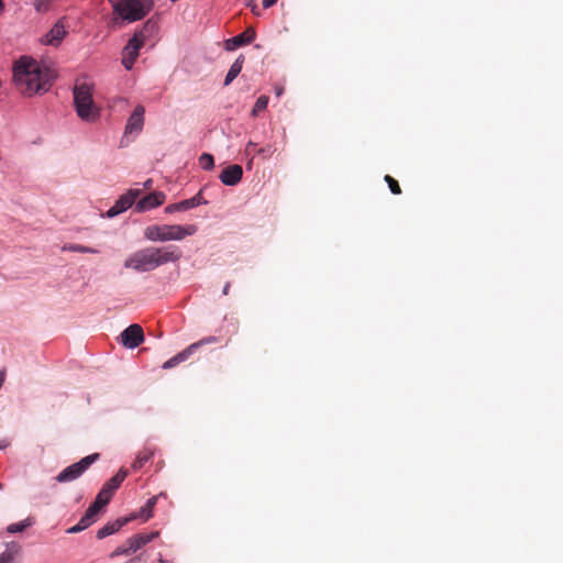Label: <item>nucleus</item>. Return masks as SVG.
<instances>
[{
    "label": "nucleus",
    "mask_w": 563,
    "mask_h": 563,
    "mask_svg": "<svg viewBox=\"0 0 563 563\" xmlns=\"http://www.w3.org/2000/svg\"><path fill=\"white\" fill-rule=\"evenodd\" d=\"M67 32L65 30L64 24L58 21L51 31L44 36L43 43L47 45L57 46L63 38L66 36Z\"/></svg>",
    "instance_id": "17"
},
{
    "label": "nucleus",
    "mask_w": 563,
    "mask_h": 563,
    "mask_svg": "<svg viewBox=\"0 0 563 563\" xmlns=\"http://www.w3.org/2000/svg\"><path fill=\"white\" fill-rule=\"evenodd\" d=\"M157 496H154L152 498H150L146 504L141 508L140 510V514L137 515V517H142L144 518V520H148L153 515H152V511H153V508L155 507L156 505V501H157ZM133 519L136 518V516H132Z\"/></svg>",
    "instance_id": "24"
},
{
    "label": "nucleus",
    "mask_w": 563,
    "mask_h": 563,
    "mask_svg": "<svg viewBox=\"0 0 563 563\" xmlns=\"http://www.w3.org/2000/svg\"><path fill=\"white\" fill-rule=\"evenodd\" d=\"M176 211H184V209L180 208V202L169 205V206H167L165 208V212L166 213H173V212H176Z\"/></svg>",
    "instance_id": "33"
},
{
    "label": "nucleus",
    "mask_w": 563,
    "mask_h": 563,
    "mask_svg": "<svg viewBox=\"0 0 563 563\" xmlns=\"http://www.w3.org/2000/svg\"><path fill=\"white\" fill-rule=\"evenodd\" d=\"M112 496L113 495L110 493V489L102 487L92 505H97V508L101 510L107 504H109Z\"/></svg>",
    "instance_id": "23"
},
{
    "label": "nucleus",
    "mask_w": 563,
    "mask_h": 563,
    "mask_svg": "<svg viewBox=\"0 0 563 563\" xmlns=\"http://www.w3.org/2000/svg\"><path fill=\"white\" fill-rule=\"evenodd\" d=\"M126 475H128V471L126 470H123V468L119 470V472L114 476H112L103 485V487L110 489V493L113 495L114 492L120 487L122 482L125 479Z\"/></svg>",
    "instance_id": "21"
},
{
    "label": "nucleus",
    "mask_w": 563,
    "mask_h": 563,
    "mask_svg": "<svg viewBox=\"0 0 563 563\" xmlns=\"http://www.w3.org/2000/svg\"><path fill=\"white\" fill-rule=\"evenodd\" d=\"M0 488H2V484L0 483Z\"/></svg>",
    "instance_id": "43"
},
{
    "label": "nucleus",
    "mask_w": 563,
    "mask_h": 563,
    "mask_svg": "<svg viewBox=\"0 0 563 563\" xmlns=\"http://www.w3.org/2000/svg\"><path fill=\"white\" fill-rule=\"evenodd\" d=\"M199 164L201 166V168L206 169V170H210L213 168L214 166V159H213V156L211 154H208V153H203L200 157H199Z\"/></svg>",
    "instance_id": "29"
},
{
    "label": "nucleus",
    "mask_w": 563,
    "mask_h": 563,
    "mask_svg": "<svg viewBox=\"0 0 563 563\" xmlns=\"http://www.w3.org/2000/svg\"><path fill=\"white\" fill-rule=\"evenodd\" d=\"M180 257L181 251L175 245L162 247L150 246L131 254L125 260L124 267L139 273H144L153 271L167 263L178 262Z\"/></svg>",
    "instance_id": "2"
},
{
    "label": "nucleus",
    "mask_w": 563,
    "mask_h": 563,
    "mask_svg": "<svg viewBox=\"0 0 563 563\" xmlns=\"http://www.w3.org/2000/svg\"><path fill=\"white\" fill-rule=\"evenodd\" d=\"M82 530H84V529H82V527H80V526L77 523V525H75V526H73V527H70V528H68V529L66 530V532H67V533H69V534H74V533H78V532H80V531H82Z\"/></svg>",
    "instance_id": "34"
},
{
    "label": "nucleus",
    "mask_w": 563,
    "mask_h": 563,
    "mask_svg": "<svg viewBox=\"0 0 563 563\" xmlns=\"http://www.w3.org/2000/svg\"><path fill=\"white\" fill-rule=\"evenodd\" d=\"M267 104H268V97L267 96L258 97V99L256 100V102H255V104L253 107L252 115L253 117L258 115V113L261 111L266 109Z\"/></svg>",
    "instance_id": "26"
},
{
    "label": "nucleus",
    "mask_w": 563,
    "mask_h": 563,
    "mask_svg": "<svg viewBox=\"0 0 563 563\" xmlns=\"http://www.w3.org/2000/svg\"><path fill=\"white\" fill-rule=\"evenodd\" d=\"M121 343L128 349H135L144 341V332L140 324L129 325L120 335Z\"/></svg>",
    "instance_id": "9"
},
{
    "label": "nucleus",
    "mask_w": 563,
    "mask_h": 563,
    "mask_svg": "<svg viewBox=\"0 0 563 563\" xmlns=\"http://www.w3.org/2000/svg\"><path fill=\"white\" fill-rule=\"evenodd\" d=\"M208 201L203 199L202 197V190H200L197 195H195L194 197L189 198V199H185L183 201H180V208L185 210H188V209H191V208H195L197 206H200V205H207Z\"/></svg>",
    "instance_id": "22"
},
{
    "label": "nucleus",
    "mask_w": 563,
    "mask_h": 563,
    "mask_svg": "<svg viewBox=\"0 0 563 563\" xmlns=\"http://www.w3.org/2000/svg\"><path fill=\"white\" fill-rule=\"evenodd\" d=\"M158 25L155 21L148 20L140 30H137L133 38L134 41L140 42L141 44L145 45L147 42H150L153 36L157 33Z\"/></svg>",
    "instance_id": "15"
},
{
    "label": "nucleus",
    "mask_w": 563,
    "mask_h": 563,
    "mask_svg": "<svg viewBox=\"0 0 563 563\" xmlns=\"http://www.w3.org/2000/svg\"><path fill=\"white\" fill-rule=\"evenodd\" d=\"M99 459L98 453L85 456L79 462L74 463L64 468L57 476L56 481L59 483L73 482L80 477L82 473L97 460Z\"/></svg>",
    "instance_id": "6"
},
{
    "label": "nucleus",
    "mask_w": 563,
    "mask_h": 563,
    "mask_svg": "<svg viewBox=\"0 0 563 563\" xmlns=\"http://www.w3.org/2000/svg\"><path fill=\"white\" fill-rule=\"evenodd\" d=\"M14 559V554L10 551H4L0 554V563H11Z\"/></svg>",
    "instance_id": "32"
},
{
    "label": "nucleus",
    "mask_w": 563,
    "mask_h": 563,
    "mask_svg": "<svg viewBox=\"0 0 563 563\" xmlns=\"http://www.w3.org/2000/svg\"><path fill=\"white\" fill-rule=\"evenodd\" d=\"M197 232L195 224H152L145 228L144 236L153 242L181 241Z\"/></svg>",
    "instance_id": "3"
},
{
    "label": "nucleus",
    "mask_w": 563,
    "mask_h": 563,
    "mask_svg": "<svg viewBox=\"0 0 563 563\" xmlns=\"http://www.w3.org/2000/svg\"><path fill=\"white\" fill-rule=\"evenodd\" d=\"M14 81L23 95L32 96L46 92L56 74L53 69L42 67L30 57H22L14 66Z\"/></svg>",
    "instance_id": "1"
},
{
    "label": "nucleus",
    "mask_w": 563,
    "mask_h": 563,
    "mask_svg": "<svg viewBox=\"0 0 563 563\" xmlns=\"http://www.w3.org/2000/svg\"><path fill=\"white\" fill-rule=\"evenodd\" d=\"M63 251L79 252V253H91V254L99 253V251L96 250V249L84 246V245H80V244L65 245L63 247Z\"/></svg>",
    "instance_id": "25"
},
{
    "label": "nucleus",
    "mask_w": 563,
    "mask_h": 563,
    "mask_svg": "<svg viewBox=\"0 0 563 563\" xmlns=\"http://www.w3.org/2000/svg\"><path fill=\"white\" fill-rule=\"evenodd\" d=\"M166 196L162 191H153L136 202L135 210L144 212L164 203Z\"/></svg>",
    "instance_id": "11"
},
{
    "label": "nucleus",
    "mask_w": 563,
    "mask_h": 563,
    "mask_svg": "<svg viewBox=\"0 0 563 563\" xmlns=\"http://www.w3.org/2000/svg\"><path fill=\"white\" fill-rule=\"evenodd\" d=\"M230 287H231V284L228 282V283L224 285L223 290H222V294H223L224 296L229 295Z\"/></svg>",
    "instance_id": "38"
},
{
    "label": "nucleus",
    "mask_w": 563,
    "mask_h": 563,
    "mask_svg": "<svg viewBox=\"0 0 563 563\" xmlns=\"http://www.w3.org/2000/svg\"><path fill=\"white\" fill-rule=\"evenodd\" d=\"M8 445H9V443H8V442H5V441H1V442H0V450H2V449H4V448H7Z\"/></svg>",
    "instance_id": "41"
},
{
    "label": "nucleus",
    "mask_w": 563,
    "mask_h": 563,
    "mask_svg": "<svg viewBox=\"0 0 563 563\" xmlns=\"http://www.w3.org/2000/svg\"><path fill=\"white\" fill-rule=\"evenodd\" d=\"M143 186H144V189H151L153 186L152 179H147L146 181H144Z\"/></svg>",
    "instance_id": "40"
},
{
    "label": "nucleus",
    "mask_w": 563,
    "mask_h": 563,
    "mask_svg": "<svg viewBox=\"0 0 563 563\" xmlns=\"http://www.w3.org/2000/svg\"><path fill=\"white\" fill-rule=\"evenodd\" d=\"M158 531H153L150 533H137L130 537L128 540L130 542V550L136 552L147 543L152 542L154 539L158 537Z\"/></svg>",
    "instance_id": "18"
},
{
    "label": "nucleus",
    "mask_w": 563,
    "mask_h": 563,
    "mask_svg": "<svg viewBox=\"0 0 563 563\" xmlns=\"http://www.w3.org/2000/svg\"><path fill=\"white\" fill-rule=\"evenodd\" d=\"M277 96H280L283 93V88H279L276 90Z\"/></svg>",
    "instance_id": "42"
},
{
    "label": "nucleus",
    "mask_w": 563,
    "mask_h": 563,
    "mask_svg": "<svg viewBox=\"0 0 563 563\" xmlns=\"http://www.w3.org/2000/svg\"><path fill=\"white\" fill-rule=\"evenodd\" d=\"M154 456V450L150 448H145L140 451L132 464V468L137 471L143 468V466Z\"/></svg>",
    "instance_id": "20"
},
{
    "label": "nucleus",
    "mask_w": 563,
    "mask_h": 563,
    "mask_svg": "<svg viewBox=\"0 0 563 563\" xmlns=\"http://www.w3.org/2000/svg\"><path fill=\"white\" fill-rule=\"evenodd\" d=\"M246 5H249L251 8L253 13L258 14L257 4H256L255 0H249L246 2Z\"/></svg>",
    "instance_id": "36"
},
{
    "label": "nucleus",
    "mask_w": 563,
    "mask_h": 563,
    "mask_svg": "<svg viewBox=\"0 0 563 563\" xmlns=\"http://www.w3.org/2000/svg\"><path fill=\"white\" fill-rule=\"evenodd\" d=\"M43 5H44V0H36L35 8L37 11H41Z\"/></svg>",
    "instance_id": "39"
},
{
    "label": "nucleus",
    "mask_w": 563,
    "mask_h": 563,
    "mask_svg": "<svg viewBox=\"0 0 563 563\" xmlns=\"http://www.w3.org/2000/svg\"><path fill=\"white\" fill-rule=\"evenodd\" d=\"M114 12L129 22L143 19L152 9L151 1L109 0Z\"/></svg>",
    "instance_id": "5"
},
{
    "label": "nucleus",
    "mask_w": 563,
    "mask_h": 563,
    "mask_svg": "<svg viewBox=\"0 0 563 563\" xmlns=\"http://www.w3.org/2000/svg\"><path fill=\"white\" fill-rule=\"evenodd\" d=\"M100 509L97 508V505H90L86 512L84 514V517L88 520H90L92 523L97 520V516L99 514Z\"/></svg>",
    "instance_id": "31"
},
{
    "label": "nucleus",
    "mask_w": 563,
    "mask_h": 563,
    "mask_svg": "<svg viewBox=\"0 0 563 563\" xmlns=\"http://www.w3.org/2000/svg\"><path fill=\"white\" fill-rule=\"evenodd\" d=\"M144 114H145V108L141 104L136 106L132 114L129 117L124 134H139L143 130L144 125Z\"/></svg>",
    "instance_id": "10"
},
{
    "label": "nucleus",
    "mask_w": 563,
    "mask_h": 563,
    "mask_svg": "<svg viewBox=\"0 0 563 563\" xmlns=\"http://www.w3.org/2000/svg\"><path fill=\"white\" fill-rule=\"evenodd\" d=\"M242 176H243L242 167L238 164H233V165L225 167L221 172L219 178H220L221 183L227 186H235L236 184H239L241 181Z\"/></svg>",
    "instance_id": "14"
},
{
    "label": "nucleus",
    "mask_w": 563,
    "mask_h": 563,
    "mask_svg": "<svg viewBox=\"0 0 563 563\" xmlns=\"http://www.w3.org/2000/svg\"><path fill=\"white\" fill-rule=\"evenodd\" d=\"M32 525V521L30 519L23 520L21 522L12 523L10 525L7 530L10 533H16L24 531L27 527Z\"/></svg>",
    "instance_id": "27"
},
{
    "label": "nucleus",
    "mask_w": 563,
    "mask_h": 563,
    "mask_svg": "<svg viewBox=\"0 0 563 563\" xmlns=\"http://www.w3.org/2000/svg\"><path fill=\"white\" fill-rule=\"evenodd\" d=\"M255 38V31L251 27L246 29L241 34L233 36L224 42V47L227 51H234L240 46L250 44Z\"/></svg>",
    "instance_id": "13"
},
{
    "label": "nucleus",
    "mask_w": 563,
    "mask_h": 563,
    "mask_svg": "<svg viewBox=\"0 0 563 563\" xmlns=\"http://www.w3.org/2000/svg\"><path fill=\"white\" fill-rule=\"evenodd\" d=\"M141 189H129L124 195H122L114 205L107 211V218H113L125 210H128L135 202L136 198L141 194Z\"/></svg>",
    "instance_id": "8"
},
{
    "label": "nucleus",
    "mask_w": 563,
    "mask_h": 563,
    "mask_svg": "<svg viewBox=\"0 0 563 563\" xmlns=\"http://www.w3.org/2000/svg\"><path fill=\"white\" fill-rule=\"evenodd\" d=\"M78 525H79L80 527H82V529L85 530V529H87L89 526H91V525H92V522H91L90 520L86 519V518L82 516V517L80 518V520H79Z\"/></svg>",
    "instance_id": "35"
},
{
    "label": "nucleus",
    "mask_w": 563,
    "mask_h": 563,
    "mask_svg": "<svg viewBox=\"0 0 563 563\" xmlns=\"http://www.w3.org/2000/svg\"><path fill=\"white\" fill-rule=\"evenodd\" d=\"M243 63H244V57H243V55H240L229 69V71L225 76V79H224V86H229L239 76V74L242 70Z\"/></svg>",
    "instance_id": "19"
},
{
    "label": "nucleus",
    "mask_w": 563,
    "mask_h": 563,
    "mask_svg": "<svg viewBox=\"0 0 563 563\" xmlns=\"http://www.w3.org/2000/svg\"><path fill=\"white\" fill-rule=\"evenodd\" d=\"M276 2H277V0H263V7L265 9H267V8L273 7Z\"/></svg>",
    "instance_id": "37"
},
{
    "label": "nucleus",
    "mask_w": 563,
    "mask_h": 563,
    "mask_svg": "<svg viewBox=\"0 0 563 563\" xmlns=\"http://www.w3.org/2000/svg\"><path fill=\"white\" fill-rule=\"evenodd\" d=\"M142 46L144 45L134 41L133 37L130 38L128 44L124 46L122 51V64L128 70L132 68Z\"/></svg>",
    "instance_id": "12"
},
{
    "label": "nucleus",
    "mask_w": 563,
    "mask_h": 563,
    "mask_svg": "<svg viewBox=\"0 0 563 563\" xmlns=\"http://www.w3.org/2000/svg\"><path fill=\"white\" fill-rule=\"evenodd\" d=\"M134 553L133 550H130V542L129 540L126 539V541L118 547L111 554H110V558L113 559L115 556H119V555H130Z\"/></svg>",
    "instance_id": "28"
},
{
    "label": "nucleus",
    "mask_w": 563,
    "mask_h": 563,
    "mask_svg": "<svg viewBox=\"0 0 563 563\" xmlns=\"http://www.w3.org/2000/svg\"><path fill=\"white\" fill-rule=\"evenodd\" d=\"M92 85L88 82H77L74 87V104L78 117L87 122L96 121L100 115V110L92 98Z\"/></svg>",
    "instance_id": "4"
},
{
    "label": "nucleus",
    "mask_w": 563,
    "mask_h": 563,
    "mask_svg": "<svg viewBox=\"0 0 563 563\" xmlns=\"http://www.w3.org/2000/svg\"><path fill=\"white\" fill-rule=\"evenodd\" d=\"M217 342H218V338L217 336L210 335V336L203 338V339H201V340L190 344L184 351H181L177 355H175L172 358H169L168 361H166L163 364V368L164 369H170V368L177 366L178 364H180L181 362H185L186 360H188L189 356L194 352H196L200 346H202L205 344H213V343H217Z\"/></svg>",
    "instance_id": "7"
},
{
    "label": "nucleus",
    "mask_w": 563,
    "mask_h": 563,
    "mask_svg": "<svg viewBox=\"0 0 563 563\" xmlns=\"http://www.w3.org/2000/svg\"><path fill=\"white\" fill-rule=\"evenodd\" d=\"M132 519H133V517H124V518H119L114 521L106 523L103 527H101L97 531V538L103 539L108 536H111V534L118 532L123 526H125Z\"/></svg>",
    "instance_id": "16"
},
{
    "label": "nucleus",
    "mask_w": 563,
    "mask_h": 563,
    "mask_svg": "<svg viewBox=\"0 0 563 563\" xmlns=\"http://www.w3.org/2000/svg\"><path fill=\"white\" fill-rule=\"evenodd\" d=\"M384 179L388 184V187L394 195L401 194V188L395 178H393L390 175H386Z\"/></svg>",
    "instance_id": "30"
}]
</instances>
